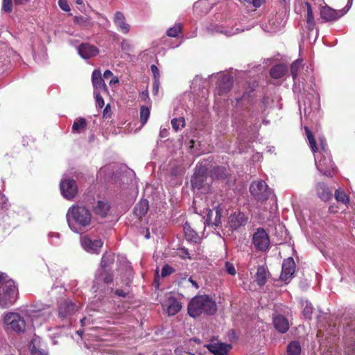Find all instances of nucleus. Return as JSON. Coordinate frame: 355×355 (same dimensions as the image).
I'll use <instances>...</instances> for the list:
<instances>
[{
    "instance_id": "obj_29",
    "label": "nucleus",
    "mask_w": 355,
    "mask_h": 355,
    "mask_svg": "<svg viewBox=\"0 0 355 355\" xmlns=\"http://www.w3.org/2000/svg\"><path fill=\"white\" fill-rule=\"evenodd\" d=\"M269 275L270 274L267 268L263 266H259L257 268L254 280L258 285L263 286L266 283Z\"/></svg>"
},
{
    "instance_id": "obj_32",
    "label": "nucleus",
    "mask_w": 355,
    "mask_h": 355,
    "mask_svg": "<svg viewBox=\"0 0 355 355\" xmlns=\"http://www.w3.org/2000/svg\"><path fill=\"white\" fill-rule=\"evenodd\" d=\"M74 24L83 27V28H90L92 27L94 24L90 17L86 16H76L73 17Z\"/></svg>"
},
{
    "instance_id": "obj_47",
    "label": "nucleus",
    "mask_w": 355,
    "mask_h": 355,
    "mask_svg": "<svg viewBox=\"0 0 355 355\" xmlns=\"http://www.w3.org/2000/svg\"><path fill=\"white\" fill-rule=\"evenodd\" d=\"M12 9V0H3L2 10L6 12H10Z\"/></svg>"
},
{
    "instance_id": "obj_45",
    "label": "nucleus",
    "mask_w": 355,
    "mask_h": 355,
    "mask_svg": "<svg viewBox=\"0 0 355 355\" xmlns=\"http://www.w3.org/2000/svg\"><path fill=\"white\" fill-rule=\"evenodd\" d=\"M121 48L123 51H131L132 45L130 40L123 39L121 43Z\"/></svg>"
},
{
    "instance_id": "obj_12",
    "label": "nucleus",
    "mask_w": 355,
    "mask_h": 355,
    "mask_svg": "<svg viewBox=\"0 0 355 355\" xmlns=\"http://www.w3.org/2000/svg\"><path fill=\"white\" fill-rule=\"evenodd\" d=\"M295 271V263L292 257L285 259L282 264L280 279L285 283L289 282Z\"/></svg>"
},
{
    "instance_id": "obj_48",
    "label": "nucleus",
    "mask_w": 355,
    "mask_h": 355,
    "mask_svg": "<svg viewBox=\"0 0 355 355\" xmlns=\"http://www.w3.org/2000/svg\"><path fill=\"white\" fill-rule=\"evenodd\" d=\"M173 272H174V269L171 266H170L168 265H165L163 266V268L162 269L161 275H162V277H164L170 275Z\"/></svg>"
},
{
    "instance_id": "obj_52",
    "label": "nucleus",
    "mask_w": 355,
    "mask_h": 355,
    "mask_svg": "<svg viewBox=\"0 0 355 355\" xmlns=\"http://www.w3.org/2000/svg\"><path fill=\"white\" fill-rule=\"evenodd\" d=\"M96 15L99 20L98 24L100 25L105 26L106 24H109V21L107 17L98 12H96Z\"/></svg>"
},
{
    "instance_id": "obj_20",
    "label": "nucleus",
    "mask_w": 355,
    "mask_h": 355,
    "mask_svg": "<svg viewBox=\"0 0 355 355\" xmlns=\"http://www.w3.org/2000/svg\"><path fill=\"white\" fill-rule=\"evenodd\" d=\"M218 78L220 79L217 85L216 91L218 95H223L227 92L232 87V80L228 75L218 74Z\"/></svg>"
},
{
    "instance_id": "obj_10",
    "label": "nucleus",
    "mask_w": 355,
    "mask_h": 355,
    "mask_svg": "<svg viewBox=\"0 0 355 355\" xmlns=\"http://www.w3.org/2000/svg\"><path fill=\"white\" fill-rule=\"evenodd\" d=\"M80 243L83 248L89 253L98 254L103 243L101 239L92 240L87 236L80 238Z\"/></svg>"
},
{
    "instance_id": "obj_18",
    "label": "nucleus",
    "mask_w": 355,
    "mask_h": 355,
    "mask_svg": "<svg viewBox=\"0 0 355 355\" xmlns=\"http://www.w3.org/2000/svg\"><path fill=\"white\" fill-rule=\"evenodd\" d=\"M208 31L211 33H219L223 34L227 37L234 35L244 31V28H225L222 26L218 25H210L207 27Z\"/></svg>"
},
{
    "instance_id": "obj_9",
    "label": "nucleus",
    "mask_w": 355,
    "mask_h": 355,
    "mask_svg": "<svg viewBox=\"0 0 355 355\" xmlns=\"http://www.w3.org/2000/svg\"><path fill=\"white\" fill-rule=\"evenodd\" d=\"M60 188L63 197L67 200H72L78 193V187L73 180L64 178L62 179Z\"/></svg>"
},
{
    "instance_id": "obj_34",
    "label": "nucleus",
    "mask_w": 355,
    "mask_h": 355,
    "mask_svg": "<svg viewBox=\"0 0 355 355\" xmlns=\"http://www.w3.org/2000/svg\"><path fill=\"white\" fill-rule=\"evenodd\" d=\"M184 232L185 236L188 241L197 243L199 236L198 234L190 227V225L186 223L184 225Z\"/></svg>"
},
{
    "instance_id": "obj_28",
    "label": "nucleus",
    "mask_w": 355,
    "mask_h": 355,
    "mask_svg": "<svg viewBox=\"0 0 355 355\" xmlns=\"http://www.w3.org/2000/svg\"><path fill=\"white\" fill-rule=\"evenodd\" d=\"M96 281L103 282L105 284L111 283L113 281V275L110 269L101 268L96 274Z\"/></svg>"
},
{
    "instance_id": "obj_8",
    "label": "nucleus",
    "mask_w": 355,
    "mask_h": 355,
    "mask_svg": "<svg viewBox=\"0 0 355 355\" xmlns=\"http://www.w3.org/2000/svg\"><path fill=\"white\" fill-rule=\"evenodd\" d=\"M353 0H348L345 8L343 10H334L328 6L322 7L320 10V17L324 21H330L337 20L343 16L350 8Z\"/></svg>"
},
{
    "instance_id": "obj_41",
    "label": "nucleus",
    "mask_w": 355,
    "mask_h": 355,
    "mask_svg": "<svg viewBox=\"0 0 355 355\" xmlns=\"http://www.w3.org/2000/svg\"><path fill=\"white\" fill-rule=\"evenodd\" d=\"M150 116V108L147 106L142 105L140 107V121L144 125L146 123Z\"/></svg>"
},
{
    "instance_id": "obj_56",
    "label": "nucleus",
    "mask_w": 355,
    "mask_h": 355,
    "mask_svg": "<svg viewBox=\"0 0 355 355\" xmlns=\"http://www.w3.org/2000/svg\"><path fill=\"white\" fill-rule=\"evenodd\" d=\"M140 97L141 98L146 102V103H150V97H149V95H148V92L147 89L144 90V91H142L141 93H140Z\"/></svg>"
},
{
    "instance_id": "obj_1",
    "label": "nucleus",
    "mask_w": 355,
    "mask_h": 355,
    "mask_svg": "<svg viewBox=\"0 0 355 355\" xmlns=\"http://www.w3.org/2000/svg\"><path fill=\"white\" fill-rule=\"evenodd\" d=\"M66 218L69 228L73 232L80 234L92 225V214L85 206L75 204L68 209Z\"/></svg>"
},
{
    "instance_id": "obj_60",
    "label": "nucleus",
    "mask_w": 355,
    "mask_h": 355,
    "mask_svg": "<svg viewBox=\"0 0 355 355\" xmlns=\"http://www.w3.org/2000/svg\"><path fill=\"white\" fill-rule=\"evenodd\" d=\"M201 81V78L199 76H196L192 81V85L193 87H195L198 82Z\"/></svg>"
},
{
    "instance_id": "obj_64",
    "label": "nucleus",
    "mask_w": 355,
    "mask_h": 355,
    "mask_svg": "<svg viewBox=\"0 0 355 355\" xmlns=\"http://www.w3.org/2000/svg\"><path fill=\"white\" fill-rule=\"evenodd\" d=\"M145 238L147 239H150V232H149L148 230H147V232H146V234L145 235Z\"/></svg>"
},
{
    "instance_id": "obj_19",
    "label": "nucleus",
    "mask_w": 355,
    "mask_h": 355,
    "mask_svg": "<svg viewBox=\"0 0 355 355\" xmlns=\"http://www.w3.org/2000/svg\"><path fill=\"white\" fill-rule=\"evenodd\" d=\"M113 21L117 29L123 34H128L130 30V26L126 22L125 17L121 12H116L113 18Z\"/></svg>"
},
{
    "instance_id": "obj_50",
    "label": "nucleus",
    "mask_w": 355,
    "mask_h": 355,
    "mask_svg": "<svg viewBox=\"0 0 355 355\" xmlns=\"http://www.w3.org/2000/svg\"><path fill=\"white\" fill-rule=\"evenodd\" d=\"M225 270L227 272L231 275H234L236 274V269L234 265L230 262L225 263Z\"/></svg>"
},
{
    "instance_id": "obj_7",
    "label": "nucleus",
    "mask_w": 355,
    "mask_h": 355,
    "mask_svg": "<svg viewBox=\"0 0 355 355\" xmlns=\"http://www.w3.org/2000/svg\"><path fill=\"white\" fill-rule=\"evenodd\" d=\"M252 243L256 250L265 252L270 246V239L266 231L262 228H257L253 234Z\"/></svg>"
},
{
    "instance_id": "obj_49",
    "label": "nucleus",
    "mask_w": 355,
    "mask_h": 355,
    "mask_svg": "<svg viewBox=\"0 0 355 355\" xmlns=\"http://www.w3.org/2000/svg\"><path fill=\"white\" fill-rule=\"evenodd\" d=\"M94 95L96 98V106L99 108H102L105 103L103 97L101 96V92L94 93Z\"/></svg>"
},
{
    "instance_id": "obj_46",
    "label": "nucleus",
    "mask_w": 355,
    "mask_h": 355,
    "mask_svg": "<svg viewBox=\"0 0 355 355\" xmlns=\"http://www.w3.org/2000/svg\"><path fill=\"white\" fill-rule=\"evenodd\" d=\"M14 352L15 350L8 345H5L3 347L0 349V355H15Z\"/></svg>"
},
{
    "instance_id": "obj_57",
    "label": "nucleus",
    "mask_w": 355,
    "mask_h": 355,
    "mask_svg": "<svg viewBox=\"0 0 355 355\" xmlns=\"http://www.w3.org/2000/svg\"><path fill=\"white\" fill-rule=\"evenodd\" d=\"M128 291H126L122 290V289H116L114 291L115 295H116L119 297H125L128 295Z\"/></svg>"
},
{
    "instance_id": "obj_25",
    "label": "nucleus",
    "mask_w": 355,
    "mask_h": 355,
    "mask_svg": "<svg viewBox=\"0 0 355 355\" xmlns=\"http://www.w3.org/2000/svg\"><path fill=\"white\" fill-rule=\"evenodd\" d=\"M273 324L275 328L282 334L286 333L290 326L288 320L282 315H277L273 318Z\"/></svg>"
},
{
    "instance_id": "obj_5",
    "label": "nucleus",
    "mask_w": 355,
    "mask_h": 355,
    "mask_svg": "<svg viewBox=\"0 0 355 355\" xmlns=\"http://www.w3.org/2000/svg\"><path fill=\"white\" fill-rule=\"evenodd\" d=\"M3 323L8 329H10L16 333L24 332L26 329L24 319L17 313L9 312L5 314Z\"/></svg>"
},
{
    "instance_id": "obj_53",
    "label": "nucleus",
    "mask_w": 355,
    "mask_h": 355,
    "mask_svg": "<svg viewBox=\"0 0 355 355\" xmlns=\"http://www.w3.org/2000/svg\"><path fill=\"white\" fill-rule=\"evenodd\" d=\"M35 342H36V339H34L31 341V345H30V349H31L32 354L33 355H40V354L44 355L43 353H42L41 352L38 351L36 349V347L34 345V343Z\"/></svg>"
},
{
    "instance_id": "obj_26",
    "label": "nucleus",
    "mask_w": 355,
    "mask_h": 355,
    "mask_svg": "<svg viewBox=\"0 0 355 355\" xmlns=\"http://www.w3.org/2000/svg\"><path fill=\"white\" fill-rule=\"evenodd\" d=\"M164 306L166 307L168 315H175L182 309L181 303L173 297H170L164 304Z\"/></svg>"
},
{
    "instance_id": "obj_11",
    "label": "nucleus",
    "mask_w": 355,
    "mask_h": 355,
    "mask_svg": "<svg viewBox=\"0 0 355 355\" xmlns=\"http://www.w3.org/2000/svg\"><path fill=\"white\" fill-rule=\"evenodd\" d=\"M205 347L214 355H227L232 348L231 344L216 342L214 340H211Z\"/></svg>"
},
{
    "instance_id": "obj_30",
    "label": "nucleus",
    "mask_w": 355,
    "mask_h": 355,
    "mask_svg": "<svg viewBox=\"0 0 355 355\" xmlns=\"http://www.w3.org/2000/svg\"><path fill=\"white\" fill-rule=\"evenodd\" d=\"M148 210V201L146 199H141L135 207V214L141 218L144 216Z\"/></svg>"
},
{
    "instance_id": "obj_62",
    "label": "nucleus",
    "mask_w": 355,
    "mask_h": 355,
    "mask_svg": "<svg viewBox=\"0 0 355 355\" xmlns=\"http://www.w3.org/2000/svg\"><path fill=\"white\" fill-rule=\"evenodd\" d=\"M119 78L117 77H113L110 81V85H113L119 83Z\"/></svg>"
},
{
    "instance_id": "obj_4",
    "label": "nucleus",
    "mask_w": 355,
    "mask_h": 355,
    "mask_svg": "<svg viewBox=\"0 0 355 355\" xmlns=\"http://www.w3.org/2000/svg\"><path fill=\"white\" fill-rule=\"evenodd\" d=\"M17 295L15 282L6 273L0 272V308L6 309L13 305Z\"/></svg>"
},
{
    "instance_id": "obj_38",
    "label": "nucleus",
    "mask_w": 355,
    "mask_h": 355,
    "mask_svg": "<svg viewBox=\"0 0 355 355\" xmlns=\"http://www.w3.org/2000/svg\"><path fill=\"white\" fill-rule=\"evenodd\" d=\"M114 254L112 253H105L103 254L101 263V268H109L110 269L111 266L114 263Z\"/></svg>"
},
{
    "instance_id": "obj_42",
    "label": "nucleus",
    "mask_w": 355,
    "mask_h": 355,
    "mask_svg": "<svg viewBox=\"0 0 355 355\" xmlns=\"http://www.w3.org/2000/svg\"><path fill=\"white\" fill-rule=\"evenodd\" d=\"M171 125L173 130L178 132L180 128H183L185 125V121L183 117L174 118L171 120Z\"/></svg>"
},
{
    "instance_id": "obj_39",
    "label": "nucleus",
    "mask_w": 355,
    "mask_h": 355,
    "mask_svg": "<svg viewBox=\"0 0 355 355\" xmlns=\"http://www.w3.org/2000/svg\"><path fill=\"white\" fill-rule=\"evenodd\" d=\"M301 304L303 309L302 313L304 316L307 319H311L313 312L312 304L307 300H302Z\"/></svg>"
},
{
    "instance_id": "obj_16",
    "label": "nucleus",
    "mask_w": 355,
    "mask_h": 355,
    "mask_svg": "<svg viewBox=\"0 0 355 355\" xmlns=\"http://www.w3.org/2000/svg\"><path fill=\"white\" fill-rule=\"evenodd\" d=\"M308 95L310 96V97L307 96L306 99L303 100L305 115H306L307 113H310L313 108L315 110L318 109L319 105V96L313 89H311Z\"/></svg>"
},
{
    "instance_id": "obj_14",
    "label": "nucleus",
    "mask_w": 355,
    "mask_h": 355,
    "mask_svg": "<svg viewBox=\"0 0 355 355\" xmlns=\"http://www.w3.org/2000/svg\"><path fill=\"white\" fill-rule=\"evenodd\" d=\"M206 173L207 169L205 167H200L196 169L191 180V186L194 190H199L205 187V182L207 179Z\"/></svg>"
},
{
    "instance_id": "obj_3",
    "label": "nucleus",
    "mask_w": 355,
    "mask_h": 355,
    "mask_svg": "<svg viewBox=\"0 0 355 355\" xmlns=\"http://www.w3.org/2000/svg\"><path fill=\"white\" fill-rule=\"evenodd\" d=\"M216 311V302L206 295L194 297L188 305V313L192 318L201 315H214Z\"/></svg>"
},
{
    "instance_id": "obj_22",
    "label": "nucleus",
    "mask_w": 355,
    "mask_h": 355,
    "mask_svg": "<svg viewBox=\"0 0 355 355\" xmlns=\"http://www.w3.org/2000/svg\"><path fill=\"white\" fill-rule=\"evenodd\" d=\"M221 208L216 207L214 209H209L207 213L206 224L211 226H218L220 223Z\"/></svg>"
},
{
    "instance_id": "obj_51",
    "label": "nucleus",
    "mask_w": 355,
    "mask_h": 355,
    "mask_svg": "<svg viewBox=\"0 0 355 355\" xmlns=\"http://www.w3.org/2000/svg\"><path fill=\"white\" fill-rule=\"evenodd\" d=\"M58 5L60 8L64 11H70V7L67 3V0H59Z\"/></svg>"
},
{
    "instance_id": "obj_23",
    "label": "nucleus",
    "mask_w": 355,
    "mask_h": 355,
    "mask_svg": "<svg viewBox=\"0 0 355 355\" xmlns=\"http://www.w3.org/2000/svg\"><path fill=\"white\" fill-rule=\"evenodd\" d=\"M110 209V205L106 200H98L93 207L95 214L101 218H105Z\"/></svg>"
},
{
    "instance_id": "obj_43",
    "label": "nucleus",
    "mask_w": 355,
    "mask_h": 355,
    "mask_svg": "<svg viewBox=\"0 0 355 355\" xmlns=\"http://www.w3.org/2000/svg\"><path fill=\"white\" fill-rule=\"evenodd\" d=\"M182 29V26L180 24H176L173 27L168 28L167 30V35L169 37H175L178 36V33L180 32Z\"/></svg>"
},
{
    "instance_id": "obj_21",
    "label": "nucleus",
    "mask_w": 355,
    "mask_h": 355,
    "mask_svg": "<svg viewBox=\"0 0 355 355\" xmlns=\"http://www.w3.org/2000/svg\"><path fill=\"white\" fill-rule=\"evenodd\" d=\"M79 55L84 59H89L96 56L99 51L98 48L90 44H82L78 49Z\"/></svg>"
},
{
    "instance_id": "obj_44",
    "label": "nucleus",
    "mask_w": 355,
    "mask_h": 355,
    "mask_svg": "<svg viewBox=\"0 0 355 355\" xmlns=\"http://www.w3.org/2000/svg\"><path fill=\"white\" fill-rule=\"evenodd\" d=\"M125 279H122V282H123L126 285H128L132 280V270H131L130 266H129L128 263H125Z\"/></svg>"
},
{
    "instance_id": "obj_54",
    "label": "nucleus",
    "mask_w": 355,
    "mask_h": 355,
    "mask_svg": "<svg viewBox=\"0 0 355 355\" xmlns=\"http://www.w3.org/2000/svg\"><path fill=\"white\" fill-rule=\"evenodd\" d=\"M159 80H154L153 83V89L152 92L153 95H157L159 92Z\"/></svg>"
},
{
    "instance_id": "obj_55",
    "label": "nucleus",
    "mask_w": 355,
    "mask_h": 355,
    "mask_svg": "<svg viewBox=\"0 0 355 355\" xmlns=\"http://www.w3.org/2000/svg\"><path fill=\"white\" fill-rule=\"evenodd\" d=\"M150 69L152 73H153L154 80H159L160 75L158 68L155 65L153 64Z\"/></svg>"
},
{
    "instance_id": "obj_6",
    "label": "nucleus",
    "mask_w": 355,
    "mask_h": 355,
    "mask_svg": "<svg viewBox=\"0 0 355 355\" xmlns=\"http://www.w3.org/2000/svg\"><path fill=\"white\" fill-rule=\"evenodd\" d=\"M251 195L260 202L266 201L270 195V191L266 183L263 180L253 182L250 187Z\"/></svg>"
},
{
    "instance_id": "obj_33",
    "label": "nucleus",
    "mask_w": 355,
    "mask_h": 355,
    "mask_svg": "<svg viewBox=\"0 0 355 355\" xmlns=\"http://www.w3.org/2000/svg\"><path fill=\"white\" fill-rule=\"evenodd\" d=\"M302 352V347L299 341H291L287 346L286 353L287 355H300Z\"/></svg>"
},
{
    "instance_id": "obj_31",
    "label": "nucleus",
    "mask_w": 355,
    "mask_h": 355,
    "mask_svg": "<svg viewBox=\"0 0 355 355\" xmlns=\"http://www.w3.org/2000/svg\"><path fill=\"white\" fill-rule=\"evenodd\" d=\"M287 72V67L284 64H279L275 65L271 69L270 74L272 78L278 79L283 77Z\"/></svg>"
},
{
    "instance_id": "obj_35",
    "label": "nucleus",
    "mask_w": 355,
    "mask_h": 355,
    "mask_svg": "<svg viewBox=\"0 0 355 355\" xmlns=\"http://www.w3.org/2000/svg\"><path fill=\"white\" fill-rule=\"evenodd\" d=\"M305 6L307 10L306 27L309 31H313L315 27V20L313 17L311 6L309 2H305Z\"/></svg>"
},
{
    "instance_id": "obj_24",
    "label": "nucleus",
    "mask_w": 355,
    "mask_h": 355,
    "mask_svg": "<svg viewBox=\"0 0 355 355\" xmlns=\"http://www.w3.org/2000/svg\"><path fill=\"white\" fill-rule=\"evenodd\" d=\"M302 68V60H297L293 62L291 67V75L293 78V92L294 93L301 92L300 84L297 85V74L299 70Z\"/></svg>"
},
{
    "instance_id": "obj_40",
    "label": "nucleus",
    "mask_w": 355,
    "mask_h": 355,
    "mask_svg": "<svg viewBox=\"0 0 355 355\" xmlns=\"http://www.w3.org/2000/svg\"><path fill=\"white\" fill-rule=\"evenodd\" d=\"M213 178L222 179L226 177V170L223 166H217L211 172Z\"/></svg>"
},
{
    "instance_id": "obj_27",
    "label": "nucleus",
    "mask_w": 355,
    "mask_h": 355,
    "mask_svg": "<svg viewBox=\"0 0 355 355\" xmlns=\"http://www.w3.org/2000/svg\"><path fill=\"white\" fill-rule=\"evenodd\" d=\"M316 192L318 198L323 201L329 200L332 196L331 191L323 182H319L317 184Z\"/></svg>"
},
{
    "instance_id": "obj_13",
    "label": "nucleus",
    "mask_w": 355,
    "mask_h": 355,
    "mask_svg": "<svg viewBox=\"0 0 355 355\" xmlns=\"http://www.w3.org/2000/svg\"><path fill=\"white\" fill-rule=\"evenodd\" d=\"M78 310V306L71 300H65L62 302L59 306L58 315L62 320H68L69 321L72 316Z\"/></svg>"
},
{
    "instance_id": "obj_15",
    "label": "nucleus",
    "mask_w": 355,
    "mask_h": 355,
    "mask_svg": "<svg viewBox=\"0 0 355 355\" xmlns=\"http://www.w3.org/2000/svg\"><path fill=\"white\" fill-rule=\"evenodd\" d=\"M248 218L241 211H234L228 218V225L232 230H236L244 226L248 222Z\"/></svg>"
},
{
    "instance_id": "obj_63",
    "label": "nucleus",
    "mask_w": 355,
    "mask_h": 355,
    "mask_svg": "<svg viewBox=\"0 0 355 355\" xmlns=\"http://www.w3.org/2000/svg\"><path fill=\"white\" fill-rule=\"evenodd\" d=\"M189 281L191 283V284L195 287V288L198 289L199 288L197 282L194 280H193V279L191 277H190L189 279Z\"/></svg>"
},
{
    "instance_id": "obj_36",
    "label": "nucleus",
    "mask_w": 355,
    "mask_h": 355,
    "mask_svg": "<svg viewBox=\"0 0 355 355\" xmlns=\"http://www.w3.org/2000/svg\"><path fill=\"white\" fill-rule=\"evenodd\" d=\"M335 198L338 202H340L344 205H347L349 202V196L347 193L341 188H339L335 191Z\"/></svg>"
},
{
    "instance_id": "obj_61",
    "label": "nucleus",
    "mask_w": 355,
    "mask_h": 355,
    "mask_svg": "<svg viewBox=\"0 0 355 355\" xmlns=\"http://www.w3.org/2000/svg\"><path fill=\"white\" fill-rule=\"evenodd\" d=\"M113 75L112 72L110 70H105L103 73V77L105 78H107Z\"/></svg>"
},
{
    "instance_id": "obj_58",
    "label": "nucleus",
    "mask_w": 355,
    "mask_h": 355,
    "mask_svg": "<svg viewBox=\"0 0 355 355\" xmlns=\"http://www.w3.org/2000/svg\"><path fill=\"white\" fill-rule=\"evenodd\" d=\"M49 236L51 239V242L55 245L58 244V242L53 241V238L55 239H58L60 238V234L58 233L51 232L49 234Z\"/></svg>"
},
{
    "instance_id": "obj_37",
    "label": "nucleus",
    "mask_w": 355,
    "mask_h": 355,
    "mask_svg": "<svg viewBox=\"0 0 355 355\" xmlns=\"http://www.w3.org/2000/svg\"><path fill=\"white\" fill-rule=\"evenodd\" d=\"M87 126V122L84 118L77 119L73 123L72 132L80 133L85 130Z\"/></svg>"
},
{
    "instance_id": "obj_59",
    "label": "nucleus",
    "mask_w": 355,
    "mask_h": 355,
    "mask_svg": "<svg viewBox=\"0 0 355 355\" xmlns=\"http://www.w3.org/2000/svg\"><path fill=\"white\" fill-rule=\"evenodd\" d=\"M263 2V0H253L252 4L255 8H259Z\"/></svg>"
},
{
    "instance_id": "obj_2",
    "label": "nucleus",
    "mask_w": 355,
    "mask_h": 355,
    "mask_svg": "<svg viewBox=\"0 0 355 355\" xmlns=\"http://www.w3.org/2000/svg\"><path fill=\"white\" fill-rule=\"evenodd\" d=\"M305 131L307 139L309 142L311 150L315 155V163L317 169L322 174L327 176H331V171L334 169V164L330 157L329 153L327 148L326 144L322 139H320V150L316 152L317 146L315 140L310 130L305 127Z\"/></svg>"
},
{
    "instance_id": "obj_17",
    "label": "nucleus",
    "mask_w": 355,
    "mask_h": 355,
    "mask_svg": "<svg viewBox=\"0 0 355 355\" xmlns=\"http://www.w3.org/2000/svg\"><path fill=\"white\" fill-rule=\"evenodd\" d=\"M92 85L94 87V93L107 92V87L102 79L101 72L99 69L94 70L92 76Z\"/></svg>"
}]
</instances>
